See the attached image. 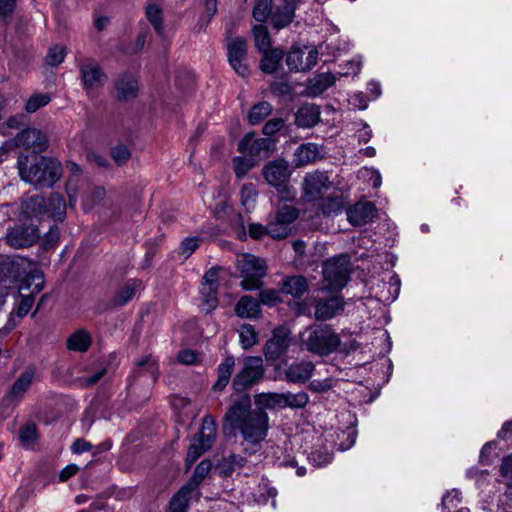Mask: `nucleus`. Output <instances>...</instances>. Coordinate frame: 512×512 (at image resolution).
I'll use <instances>...</instances> for the list:
<instances>
[{
	"label": "nucleus",
	"mask_w": 512,
	"mask_h": 512,
	"mask_svg": "<svg viewBox=\"0 0 512 512\" xmlns=\"http://www.w3.org/2000/svg\"><path fill=\"white\" fill-rule=\"evenodd\" d=\"M349 265V257L346 255L326 261L323 266L325 288L331 290L342 289L347 284L349 278Z\"/></svg>",
	"instance_id": "obj_8"
},
{
	"label": "nucleus",
	"mask_w": 512,
	"mask_h": 512,
	"mask_svg": "<svg viewBox=\"0 0 512 512\" xmlns=\"http://www.w3.org/2000/svg\"><path fill=\"white\" fill-rule=\"evenodd\" d=\"M17 147H22L26 150H31L30 154L43 152L47 147V138L40 130L35 128H28L20 132L14 139Z\"/></svg>",
	"instance_id": "obj_16"
},
{
	"label": "nucleus",
	"mask_w": 512,
	"mask_h": 512,
	"mask_svg": "<svg viewBox=\"0 0 512 512\" xmlns=\"http://www.w3.org/2000/svg\"><path fill=\"white\" fill-rule=\"evenodd\" d=\"M275 0H258L254 9L253 17L258 22H265L268 17L271 18V14L274 9Z\"/></svg>",
	"instance_id": "obj_42"
},
{
	"label": "nucleus",
	"mask_w": 512,
	"mask_h": 512,
	"mask_svg": "<svg viewBox=\"0 0 512 512\" xmlns=\"http://www.w3.org/2000/svg\"><path fill=\"white\" fill-rule=\"evenodd\" d=\"M257 193L252 184H245L240 192L241 201L243 206L249 210L254 206L255 197Z\"/></svg>",
	"instance_id": "obj_49"
},
{
	"label": "nucleus",
	"mask_w": 512,
	"mask_h": 512,
	"mask_svg": "<svg viewBox=\"0 0 512 512\" xmlns=\"http://www.w3.org/2000/svg\"><path fill=\"white\" fill-rule=\"evenodd\" d=\"M235 366V359L232 356L226 357L217 368V381L213 385L215 391H222L229 383L233 369Z\"/></svg>",
	"instance_id": "obj_27"
},
{
	"label": "nucleus",
	"mask_w": 512,
	"mask_h": 512,
	"mask_svg": "<svg viewBox=\"0 0 512 512\" xmlns=\"http://www.w3.org/2000/svg\"><path fill=\"white\" fill-rule=\"evenodd\" d=\"M308 289L307 281L302 276H291L283 280L281 291L293 297H300Z\"/></svg>",
	"instance_id": "obj_30"
},
{
	"label": "nucleus",
	"mask_w": 512,
	"mask_h": 512,
	"mask_svg": "<svg viewBox=\"0 0 512 512\" xmlns=\"http://www.w3.org/2000/svg\"><path fill=\"white\" fill-rule=\"evenodd\" d=\"M260 300L263 304L274 305L279 301V293L275 290H263L260 293Z\"/></svg>",
	"instance_id": "obj_62"
},
{
	"label": "nucleus",
	"mask_w": 512,
	"mask_h": 512,
	"mask_svg": "<svg viewBox=\"0 0 512 512\" xmlns=\"http://www.w3.org/2000/svg\"><path fill=\"white\" fill-rule=\"evenodd\" d=\"M35 378V369L28 367L14 382L9 392V397L12 399H18L28 390Z\"/></svg>",
	"instance_id": "obj_26"
},
{
	"label": "nucleus",
	"mask_w": 512,
	"mask_h": 512,
	"mask_svg": "<svg viewBox=\"0 0 512 512\" xmlns=\"http://www.w3.org/2000/svg\"><path fill=\"white\" fill-rule=\"evenodd\" d=\"M282 398L281 393H261L256 395L255 404L258 407L257 411L282 408Z\"/></svg>",
	"instance_id": "obj_34"
},
{
	"label": "nucleus",
	"mask_w": 512,
	"mask_h": 512,
	"mask_svg": "<svg viewBox=\"0 0 512 512\" xmlns=\"http://www.w3.org/2000/svg\"><path fill=\"white\" fill-rule=\"evenodd\" d=\"M172 404H173V407L177 410H180L181 414H183L184 416H186V417L191 416L192 418L195 416L194 411H191V412L188 411V408L190 407L191 402L187 398L177 396L173 399Z\"/></svg>",
	"instance_id": "obj_55"
},
{
	"label": "nucleus",
	"mask_w": 512,
	"mask_h": 512,
	"mask_svg": "<svg viewBox=\"0 0 512 512\" xmlns=\"http://www.w3.org/2000/svg\"><path fill=\"white\" fill-rule=\"evenodd\" d=\"M211 469V463L209 461H202L195 470L193 481L195 485L199 484L209 473Z\"/></svg>",
	"instance_id": "obj_60"
},
{
	"label": "nucleus",
	"mask_w": 512,
	"mask_h": 512,
	"mask_svg": "<svg viewBox=\"0 0 512 512\" xmlns=\"http://www.w3.org/2000/svg\"><path fill=\"white\" fill-rule=\"evenodd\" d=\"M219 269L211 268L203 277L200 288L201 308L205 312H210L217 307L218 300L216 296L217 281Z\"/></svg>",
	"instance_id": "obj_13"
},
{
	"label": "nucleus",
	"mask_w": 512,
	"mask_h": 512,
	"mask_svg": "<svg viewBox=\"0 0 512 512\" xmlns=\"http://www.w3.org/2000/svg\"><path fill=\"white\" fill-rule=\"evenodd\" d=\"M320 158V150L316 144L305 143L300 145L294 153L296 166H303L312 163Z\"/></svg>",
	"instance_id": "obj_25"
},
{
	"label": "nucleus",
	"mask_w": 512,
	"mask_h": 512,
	"mask_svg": "<svg viewBox=\"0 0 512 512\" xmlns=\"http://www.w3.org/2000/svg\"><path fill=\"white\" fill-rule=\"evenodd\" d=\"M199 240L196 237L185 239L180 245V253L189 257L198 247Z\"/></svg>",
	"instance_id": "obj_59"
},
{
	"label": "nucleus",
	"mask_w": 512,
	"mask_h": 512,
	"mask_svg": "<svg viewBox=\"0 0 512 512\" xmlns=\"http://www.w3.org/2000/svg\"><path fill=\"white\" fill-rule=\"evenodd\" d=\"M320 119V112L315 105H306L300 108L296 114L297 125L304 128L313 127Z\"/></svg>",
	"instance_id": "obj_28"
},
{
	"label": "nucleus",
	"mask_w": 512,
	"mask_h": 512,
	"mask_svg": "<svg viewBox=\"0 0 512 512\" xmlns=\"http://www.w3.org/2000/svg\"><path fill=\"white\" fill-rule=\"evenodd\" d=\"M501 473L505 478V484L508 487V493L512 496V457L505 458L501 465Z\"/></svg>",
	"instance_id": "obj_51"
},
{
	"label": "nucleus",
	"mask_w": 512,
	"mask_h": 512,
	"mask_svg": "<svg viewBox=\"0 0 512 512\" xmlns=\"http://www.w3.org/2000/svg\"><path fill=\"white\" fill-rule=\"evenodd\" d=\"M302 345L311 353L323 356L333 352L340 344L336 333L327 327H309L300 335Z\"/></svg>",
	"instance_id": "obj_3"
},
{
	"label": "nucleus",
	"mask_w": 512,
	"mask_h": 512,
	"mask_svg": "<svg viewBox=\"0 0 512 512\" xmlns=\"http://www.w3.org/2000/svg\"><path fill=\"white\" fill-rule=\"evenodd\" d=\"M91 336L84 330H78L73 333L67 340V345L70 350L84 352L91 345Z\"/></svg>",
	"instance_id": "obj_36"
},
{
	"label": "nucleus",
	"mask_w": 512,
	"mask_h": 512,
	"mask_svg": "<svg viewBox=\"0 0 512 512\" xmlns=\"http://www.w3.org/2000/svg\"><path fill=\"white\" fill-rule=\"evenodd\" d=\"M235 312L243 318H255L260 314V305L256 299L246 295L238 301Z\"/></svg>",
	"instance_id": "obj_29"
},
{
	"label": "nucleus",
	"mask_w": 512,
	"mask_h": 512,
	"mask_svg": "<svg viewBox=\"0 0 512 512\" xmlns=\"http://www.w3.org/2000/svg\"><path fill=\"white\" fill-rule=\"evenodd\" d=\"M7 243L15 248H26L39 239L38 229L34 225H17L7 234Z\"/></svg>",
	"instance_id": "obj_15"
},
{
	"label": "nucleus",
	"mask_w": 512,
	"mask_h": 512,
	"mask_svg": "<svg viewBox=\"0 0 512 512\" xmlns=\"http://www.w3.org/2000/svg\"><path fill=\"white\" fill-rule=\"evenodd\" d=\"M239 338L241 346L244 349H249L257 343V333L251 325H242L239 329Z\"/></svg>",
	"instance_id": "obj_44"
},
{
	"label": "nucleus",
	"mask_w": 512,
	"mask_h": 512,
	"mask_svg": "<svg viewBox=\"0 0 512 512\" xmlns=\"http://www.w3.org/2000/svg\"><path fill=\"white\" fill-rule=\"evenodd\" d=\"M116 89L118 92L119 98L122 99H131L134 98L138 91V82L131 75H123L121 76L117 83Z\"/></svg>",
	"instance_id": "obj_31"
},
{
	"label": "nucleus",
	"mask_w": 512,
	"mask_h": 512,
	"mask_svg": "<svg viewBox=\"0 0 512 512\" xmlns=\"http://www.w3.org/2000/svg\"><path fill=\"white\" fill-rule=\"evenodd\" d=\"M282 395V408H303L309 401V396L305 392L298 393H281Z\"/></svg>",
	"instance_id": "obj_41"
},
{
	"label": "nucleus",
	"mask_w": 512,
	"mask_h": 512,
	"mask_svg": "<svg viewBox=\"0 0 512 512\" xmlns=\"http://www.w3.org/2000/svg\"><path fill=\"white\" fill-rule=\"evenodd\" d=\"M271 112L272 106L270 103L265 101L260 102L251 108L248 114V120L252 125H257L269 116Z\"/></svg>",
	"instance_id": "obj_39"
},
{
	"label": "nucleus",
	"mask_w": 512,
	"mask_h": 512,
	"mask_svg": "<svg viewBox=\"0 0 512 512\" xmlns=\"http://www.w3.org/2000/svg\"><path fill=\"white\" fill-rule=\"evenodd\" d=\"M44 287V276L37 268H31L28 275L22 280L19 291L35 295Z\"/></svg>",
	"instance_id": "obj_24"
},
{
	"label": "nucleus",
	"mask_w": 512,
	"mask_h": 512,
	"mask_svg": "<svg viewBox=\"0 0 512 512\" xmlns=\"http://www.w3.org/2000/svg\"><path fill=\"white\" fill-rule=\"evenodd\" d=\"M309 460L316 467H323L332 461V454L322 451H314L310 454Z\"/></svg>",
	"instance_id": "obj_52"
},
{
	"label": "nucleus",
	"mask_w": 512,
	"mask_h": 512,
	"mask_svg": "<svg viewBox=\"0 0 512 512\" xmlns=\"http://www.w3.org/2000/svg\"><path fill=\"white\" fill-rule=\"evenodd\" d=\"M255 47L260 51L271 48V39L267 27L264 24L255 25L253 28Z\"/></svg>",
	"instance_id": "obj_38"
},
{
	"label": "nucleus",
	"mask_w": 512,
	"mask_h": 512,
	"mask_svg": "<svg viewBox=\"0 0 512 512\" xmlns=\"http://www.w3.org/2000/svg\"><path fill=\"white\" fill-rule=\"evenodd\" d=\"M314 370V364L309 361L294 363L286 370V379L292 383H304L310 379Z\"/></svg>",
	"instance_id": "obj_23"
},
{
	"label": "nucleus",
	"mask_w": 512,
	"mask_h": 512,
	"mask_svg": "<svg viewBox=\"0 0 512 512\" xmlns=\"http://www.w3.org/2000/svg\"><path fill=\"white\" fill-rule=\"evenodd\" d=\"M288 347V331L285 328L276 329L272 338L266 343L265 357L268 361H276L286 353Z\"/></svg>",
	"instance_id": "obj_17"
},
{
	"label": "nucleus",
	"mask_w": 512,
	"mask_h": 512,
	"mask_svg": "<svg viewBox=\"0 0 512 512\" xmlns=\"http://www.w3.org/2000/svg\"><path fill=\"white\" fill-rule=\"evenodd\" d=\"M335 83L334 75L330 73H322L316 75L313 79L310 80L308 85L309 93L312 96H317L324 91H326L329 87H331Z\"/></svg>",
	"instance_id": "obj_33"
},
{
	"label": "nucleus",
	"mask_w": 512,
	"mask_h": 512,
	"mask_svg": "<svg viewBox=\"0 0 512 512\" xmlns=\"http://www.w3.org/2000/svg\"><path fill=\"white\" fill-rule=\"evenodd\" d=\"M191 491L192 487L190 485L182 487L172 498L169 512H187Z\"/></svg>",
	"instance_id": "obj_37"
},
{
	"label": "nucleus",
	"mask_w": 512,
	"mask_h": 512,
	"mask_svg": "<svg viewBox=\"0 0 512 512\" xmlns=\"http://www.w3.org/2000/svg\"><path fill=\"white\" fill-rule=\"evenodd\" d=\"M26 209L36 217L48 216L61 221L66 213V203L62 195L55 193L48 200L38 196L31 197L26 203Z\"/></svg>",
	"instance_id": "obj_7"
},
{
	"label": "nucleus",
	"mask_w": 512,
	"mask_h": 512,
	"mask_svg": "<svg viewBox=\"0 0 512 512\" xmlns=\"http://www.w3.org/2000/svg\"><path fill=\"white\" fill-rule=\"evenodd\" d=\"M333 386V380L330 378L324 380H313L308 388L314 393H323L330 390Z\"/></svg>",
	"instance_id": "obj_57"
},
{
	"label": "nucleus",
	"mask_w": 512,
	"mask_h": 512,
	"mask_svg": "<svg viewBox=\"0 0 512 512\" xmlns=\"http://www.w3.org/2000/svg\"><path fill=\"white\" fill-rule=\"evenodd\" d=\"M295 7L292 2H281L275 0L274 9L271 14V23L274 28L282 29L287 27L293 20Z\"/></svg>",
	"instance_id": "obj_21"
},
{
	"label": "nucleus",
	"mask_w": 512,
	"mask_h": 512,
	"mask_svg": "<svg viewBox=\"0 0 512 512\" xmlns=\"http://www.w3.org/2000/svg\"><path fill=\"white\" fill-rule=\"evenodd\" d=\"M284 126V120L279 117H275L270 119L263 127V133L265 135H274L276 132L280 131Z\"/></svg>",
	"instance_id": "obj_58"
},
{
	"label": "nucleus",
	"mask_w": 512,
	"mask_h": 512,
	"mask_svg": "<svg viewBox=\"0 0 512 512\" xmlns=\"http://www.w3.org/2000/svg\"><path fill=\"white\" fill-rule=\"evenodd\" d=\"M228 59L234 71L244 77L248 74L247 41L244 38L232 39L227 46Z\"/></svg>",
	"instance_id": "obj_14"
},
{
	"label": "nucleus",
	"mask_w": 512,
	"mask_h": 512,
	"mask_svg": "<svg viewBox=\"0 0 512 512\" xmlns=\"http://www.w3.org/2000/svg\"><path fill=\"white\" fill-rule=\"evenodd\" d=\"M18 170L25 182L46 187L53 185L61 175L58 161L36 154H21Z\"/></svg>",
	"instance_id": "obj_2"
},
{
	"label": "nucleus",
	"mask_w": 512,
	"mask_h": 512,
	"mask_svg": "<svg viewBox=\"0 0 512 512\" xmlns=\"http://www.w3.org/2000/svg\"><path fill=\"white\" fill-rule=\"evenodd\" d=\"M264 375L263 362L260 357H247L243 360L242 369L233 379V387L241 391L257 383Z\"/></svg>",
	"instance_id": "obj_9"
},
{
	"label": "nucleus",
	"mask_w": 512,
	"mask_h": 512,
	"mask_svg": "<svg viewBox=\"0 0 512 512\" xmlns=\"http://www.w3.org/2000/svg\"><path fill=\"white\" fill-rule=\"evenodd\" d=\"M111 156L118 165H122L130 158V151L126 146H116L112 149Z\"/></svg>",
	"instance_id": "obj_56"
},
{
	"label": "nucleus",
	"mask_w": 512,
	"mask_h": 512,
	"mask_svg": "<svg viewBox=\"0 0 512 512\" xmlns=\"http://www.w3.org/2000/svg\"><path fill=\"white\" fill-rule=\"evenodd\" d=\"M273 146V141L269 139H256L252 134H248L239 142L238 151L242 154H248L250 157L267 156Z\"/></svg>",
	"instance_id": "obj_18"
},
{
	"label": "nucleus",
	"mask_w": 512,
	"mask_h": 512,
	"mask_svg": "<svg viewBox=\"0 0 512 512\" xmlns=\"http://www.w3.org/2000/svg\"><path fill=\"white\" fill-rule=\"evenodd\" d=\"M459 496H460V493L456 490H453V491L447 493L442 499L443 506L448 510L456 507L457 504L460 502Z\"/></svg>",
	"instance_id": "obj_61"
},
{
	"label": "nucleus",
	"mask_w": 512,
	"mask_h": 512,
	"mask_svg": "<svg viewBox=\"0 0 512 512\" xmlns=\"http://www.w3.org/2000/svg\"><path fill=\"white\" fill-rule=\"evenodd\" d=\"M66 56V49L64 46L56 44L53 45L45 58L46 64L50 66H58L60 65Z\"/></svg>",
	"instance_id": "obj_45"
},
{
	"label": "nucleus",
	"mask_w": 512,
	"mask_h": 512,
	"mask_svg": "<svg viewBox=\"0 0 512 512\" xmlns=\"http://www.w3.org/2000/svg\"><path fill=\"white\" fill-rule=\"evenodd\" d=\"M237 268L240 272L241 286L245 290H255L262 286V278L267 271L266 262L251 254H243L237 258Z\"/></svg>",
	"instance_id": "obj_5"
},
{
	"label": "nucleus",
	"mask_w": 512,
	"mask_h": 512,
	"mask_svg": "<svg viewBox=\"0 0 512 512\" xmlns=\"http://www.w3.org/2000/svg\"><path fill=\"white\" fill-rule=\"evenodd\" d=\"M135 375L149 374L152 381H155L158 375V362L152 355L143 356L135 362L133 370Z\"/></svg>",
	"instance_id": "obj_32"
},
{
	"label": "nucleus",
	"mask_w": 512,
	"mask_h": 512,
	"mask_svg": "<svg viewBox=\"0 0 512 512\" xmlns=\"http://www.w3.org/2000/svg\"><path fill=\"white\" fill-rule=\"evenodd\" d=\"M262 53H263V58L261 60L262 71L265 73L274 72L277 69V67L283 57V52L280 49L269 48L266 51H262Z\"/></svg>",
	"instance_id": "obj_35"
},
{
	"label": "nucleus",
	"mask_w": 512,
	"mask_h": 512,
	"mask_svg": "<svg viewBox=\"0 0 512 512\" xmlns=\"http://www.w3.org/2000/svg\"><path fill=\"white\" fill-rule=\"evenodd\" d=\"M146 16L158 34L163 33L161 10L156 4H149L146 7Z\"/></svg>",
	"instance_id": "obj_46"
},
{
	"label": "nucleus",
	"mask_w": 512,
	"mask_h": 512,
	"mask_svg": "<svg viewBox=\"0 0 512 512\" xmlns=\"http://www.w3.org/2000/svg\"><path fill=\"white\" fill-rule=\"evenodd\" d=\"M51 101V97L47 93H35L31 95L25 105L28 113H34L38 109L46 106Z\"/></svg>",
	"instance_id": "obj_43"
},
{
	"label": "nucleus",
	"mask_w": 512,
	"mask_h": 512,
	"mask_svg": "<svg viewBox=\"0 0 512 512\" xmlns=\"http://www.w3.org/2000/svg\"><path fill=\"white\" fill-rule=\"evenodd\" d=\"M19 438L24 445H32L36 439V426L32 423H28L23 426L20 429Z\"/></svg>",
	"instance_id": "obj_50"
},
{
	"label": "nucleus",
	"mask_w": 512,
	"mask_h": 512,
	"mask_svg": "<svg viewBox=\"0 0 512 512\" xmlns=\"http://www.w3.org/2000/svg\"><path fill=\"white\" fill-rule=\"evenodd\" d=\"M105 197V190L102 187L93 188L87 192L83 199V206L85 210L93 208L96 204L101 202Z\"/></svg>",
	"instance_id": "obj_47"
},
{
	"label": "nucleus",
	"mask_w": 512,
	"mask_h": 512,
	"mask_svg": "<svg viewBox=\"0 0 512 512\" xmlns=\"http://www.w3.org/2000/svg\"><path fill=\"white\" fill-rule=\"evenodd\" d=\"M177 359L180 363L185 365H194L200 361L199 355L190 349L181 350L178 353Z\"/></svg>",
	"instance_id": "obj_53"
},
{
	"label": "nucleus",
	"mask_w": 512,
	"mask_h": 512,
	"mask_svg": "<svg viewBox=\"0 0 512 512\" xmlns=\"http://www.w3.org/2000/svg\"><path fill=\"white\" fill-rule=\"evenodd\" d=\"M141 288V282L138 280L129 281L124 285L115 297V303L117 305H124L133 298L136 291Z\"/></svg>",
	"instance_id": "obj_40"
},
{
	"label": "nucleus",
	"mask_w": 512,
	"mask_h": 512,
	"mask_svg": "<svg viewBox=\"0 0 512 512\" xmlns=\"http://www.w3.org/2000/svg\"><path fill=\"white\" fill-rule=\"evenodd\" d=\"M216 437V424L212 417L206 416L203 419L202 427L197 435L192 439L186 457L187 466L194 462L207 450H209Z\"/></svg>",
	"instance_id": "obj_6"
},
{
	"label": "nucleus",
	"mask_w": 512,
	"mask_h": 512,
	"mask_svg": "<svg viewBox=\"0 0 512 512\" xmlns=\"http://www.w3.org/2000/svg\"><path fill=\"white\" fill-rule=\"evenodd\" d=\"M344 308L343 299L333 296L326 300H320L316 304L315 317L318 320H327L339 314Z\"/></svg>",
	"instance_id": "obj_22"
},
{
	"label": "nucleus",
	"mask_w": 512,
	"mask_h": 512,
	"mask_svg": "<svg viewBox=\"0 0 512 512\" xmlns=\"http://www.w3.org/2000/svg\"><path fill=\"white\" fill-rule=\"evenodd\" d=\"M332 188L328 176L319 171L307 173L303 181L304 198L308 201L322 199Z\"/></svg>",
	"instance_id": "obj_10"
},
{
	"label": "nucleus",
	"mask_w": 512,
	"mask_h": 512,
	"mask_svg": "<svg viewBox=\"0 0 512 512\" xmlns=\"http://www.w3.org/2000/svg\"><path fill=\"white\" fill-rule=\"evenodd\" d=\"M16 0H0V18H8L14 10Z\"/></svg>",
	"instance_id": "obj_64"
},
{
	"label": "nucleus",
	"mask_w": 512,
	"mask_h": 512,
	"mask_svg": "<svg viewBox=\"0 0 512 512\" xmlns=\"http://www.w3.org/2000/svg\"><path fill=\"white\" fill-rule=\"evenodd\" d=\"M318 51L312 47H292L286 57V64L291 71L304 72L317 63Z\"/></svg>",
	"instance_id": "obj_12"
},
{
	"label": "nucleus",
	"mask_w": 512,
	"mask_h": 512,
	"mask_svg": "<svg viewBox=\"0 0 512 512\" xmlns=\"http://www.w3.org/2000/svg\"><path fill=\"white\" fill-rule=\"evenodd\" d=\"M83 85L86 90H94L102 86L106 82V75L102 72L100 67L92 62H86L80 68Z\"/></svg>",
	"instance_id": "obj_20"
},
{
	"label": "nucleus",
	"mask_w": 512,
	"mask_h": 512,
	"mask_svg": "<svg viewBox=\"0 0 512 512\" xmlns=\"http://www.w3.org/2000/svg\"><path fill=\"white\" fill-rule=\"evenodd\" d=\"M20 295L21 301L19 303L17 313L19 316H24L32 308V305L34 303V295L27 294L26 292H20Z\"/></svg>",
	"instance_id": "obj_54"
},
{
	"label": "nucleus",
	"mask_w": 512,
	"mask_h": 512,
	"mask_svg": "<svg viewBox=\"0 0 512 512\" xmlns=\"http://www.w3.org/2000/svg\"><path fill=\"white\" fill-rule=\"evenodd\" d=\"M249 235L254 239H261L264 235H269L268 233V225L263 226L261 224H250L249 225Z\"/></svg>",
	"instance_id": "obj_63"
},
{
	"label": "nucleus",
	"mask_w": 512,
	"mask_h": 512,
	"mask_svg": "<svg viewBox=\"0 0 512 512\" xmlns=\"http://www.w3.org/2000/svg\"><path fill=\"white\" fill-rule=\"evenodd\" d=\"M295 208L289 205L282 206L276 213L273 220L268 223V233L274 239L286 238L290 231V225L297 218Z\"/></svg>",
	"instance_id": "obj_11"
},
{
	"label": "nucleus",
	"mask_w": 512,
	"mask_h": 512,
	"mask_svg": "<svg viewBox=\"0 0 512 512\" xmlns=\"http://www.w3.org/2000/svg\"><path fill=\"white\" fill-rule=\"evenodd\" d=\"M376 217L375 206L368 201H359L347 209V219L354 226H361Z\"/></svg>",
	"instance_id": "obj_19"
},
{
	"label": "nucleus",
	"mask_w": 512,
	"mask_h": 512,
	"mask_svg": "<svg viewBox=\"0 0 512 512\" xmlns=\"http://www.w3.org/2000/svg\"><path fill=\"white\" fill-rule=\"evenodd\" d=\"M225 419L237 427L247 444L257 446L268 431V415L265 411L250 410L248 399L236 402L226 413Z\"/></svg>",
	"instance_id": "obj_1"
},
{
	"label": "nucleus",
	"mask_w": 512,
	"mask_h": 512,
	"mask_svg": "<svg viewBox=\"0 0 512 512\" xmlns=\"http://www.w3.org/2000/svg\"><path fill=\"white\" fill-rule=\"evenodd\" d=\"M290 170L284 160L270 162L264 167L263 175L266 181L277 189L282 200L291 201L296 196V190L289 184Z\"/></svg>",
	"instance_id": "obj_4"
},
{
	"label": "nucleus",
	"mask_w": 512,
	"mask_h": 512,
	"mask_svg": "<svg viewBox=\"0 0 512 512\" xmlns=\"http://www.w3.org/2000/svg\"><path fill=\"white\" fill-rule=\"evenodd\" d=\"M255 161L252 157H236L233 159V168L238 178L243 177L253 166Z\"/></svg>",
	"instance_id": "obj_48"
}]
</instances>
